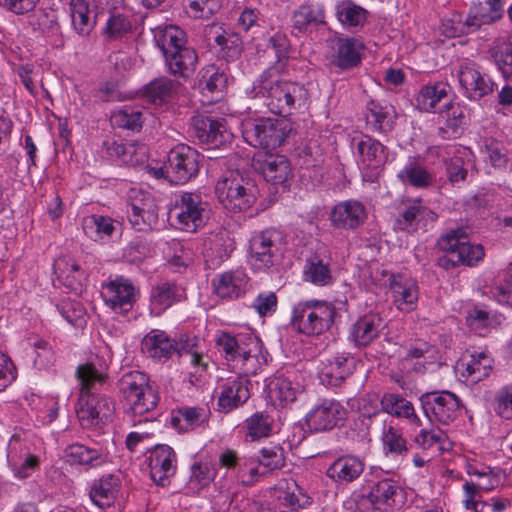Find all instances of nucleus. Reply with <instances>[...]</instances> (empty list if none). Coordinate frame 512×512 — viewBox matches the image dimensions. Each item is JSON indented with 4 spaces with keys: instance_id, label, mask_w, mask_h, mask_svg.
Listing matches in <instances>:
<instances>
[{
    "instance_id": "dca6fc26",
    "label": "nucleus",
    "mask_w": 512,
    "mask_h": 512,
    "mask_svg": "<svg viewBox=\"0 0 512 512\" xmlns=\"http://www.w3.org/2000/svg\"><path fill=\"white\" fill-rule=\"evenodd\" d=\"M437 219V215L420 200L405 205L403 211L398 215L394 228L408 233L417 230H426Z\"/></svg>"
},
{
    "instance_id": "6e6552de",
    "label": "nucleus",
    "mask_w": 512,
    "mask_h": 512,
    "mask_svg": "<svg viewBox=\"0 0 512 512\" xmlns=\"http://www.w3.org/2000/svg\"><path fill=\"white\" fill-rule=\"evenodd\" d=\"M145 353L156 360L164 361L178 352L181 357L186 358L189 363L198 371H205L207 363L203 355L196 350H187L185 346L178 347L163 331L153 330L148 333L142 341Z\"/></svg>"
},
{
    "instance_id": "052dcab7",
    "label": "nucleus",
    "mask_w": 512,
    "mask_h": 512,
    "mask_svg": "<svg viewBox=\"0 0 512 512\" xmlns=\"http://www.w3.org/2000/svg\"><path fill=\"white\" fill-rule=\"evenodd\" d=\"M185 1L188 15L196 19H208L220 8V0Z\"/></svg>"
},
{
    "instance_id": "c85d7f7f",
    "label": "nucleus",
    "mask_w": 512,
    "mask_h": 512,
    "mask_svg": "<svg viewBox=\"0 0 512 512\" xmlns=\"http://www.w3.org/2000/svg\"><path fill=\"white\" fill-rule=\"evenodd\" d=\"M383 327V319L379 315H364L352 324L350 339L357 346H367L378 337Z\"/></svg>"
},
{
    "instance_id": "a19ab883",
    "label": "nucleus",
    "mask_w": 512,
    "mask_h": 512,
    "mask_svg": "<svg viewBox=\"0 0 512 512\" xmlns=\"http://www.w3.org/2000/svg\"><path fill=\"white\" fill-rule=\"evenodd\" d=\"M336 16L346 28L363 27L368 11L351 0H342L336 5Z\"/></svg>"
},
{
    "instance_id": "e2e57ef3",
    "label": "nucleus",
    "mask_w": 512,
    "mask_h": 512,
    "mask_svg": "<svg viewBox=\"0 0 512 512\" xmlns=\"http://www.w3.org/2000/svg\"><path fill=\"white\" fill-rule=\"evenodd\" d=\"M490 53L500 69L512 67V42L498 38L490 48Z\"/></svg>"
},
{
    "instance_id": "20e7f679",
    "label": "nucleus",
    "mask_w": 512,
    "mask_h": 512,
    "mask_svg": "<svg viewBox=\"0 0 512 512\" xmlns=\"http://www.w3.org/2000/svg\"><path fill=\"white\" fill-rule=\"evenodd\" d=\"M336 316L335 306L327 301L308 300L293 307L291 323L300 333L321 335L330 329Z\"/></svg>"
},
{
    "instance_id": "9b49d317",
    "label": "nucleus",
    "mask_w": 512,
    "mask_h": 512,
    "mask_svg": "<svg viewBox=\"0 0 512 512\" xmlns=\"http://www.w3.org/2000/svg\"><path fill=\"white\" fill-rule=\"evenodd\" d=\"M420 402L425 415L443 425L453 422L460 408L458 397L449 391L425 393Z\"/></svg>"
},
{
    "instance_id": "6ab92c4d",
    "label": "nucleus",
    "mask_w": 512,
    "mask_h": 512,
    "mask_svg": "<svg viewBox=\"0 0 512 512\" xmlns=\"http://www.w3.org/2000/svg\"><path fill=\"white\" fill-rule=\"evenodd\" d=\"M149 467L152 480L158 485L165 486L176 470V455L173 449L167 445L156 446L150 454Z\"/></svg>"
},
{
    "instance_id": "f704fd0d",
    "label": "nucleus",
    "mask_w": 512,
    "mask_h": 512,
    "mask_svg": "<svg viewBox=\"0 0 512 512\" xmlns=\"http://www.w3.org/2000/svg\"><path fill=\"white\" fill-rule=\"evenodd\" d=\"M412 443L428 454L448 451L452 447L447 434L438 428L421 429L413 436Z\"/></svg>"
},
{
    "instance_id": "c03bdc74",
    "label": "nucleus",
    "mask_w": 512,
    "mask_h": 512,
    "mask_svg": "<svg viewBox=\"0 0 512 512\" xmlns=\"http://www.w3.org/2000/svg\"><path fill=\"white\" fill-rule=\"evenodd\" d=\"M118 225V221L103 215H91L83 221L84 232L95 239L111 237Z\"/></svg>"
},
{
    "instance_id": "ea45409f",
    "label": "nucleus",
    "mask_w": 512,
    "mask_h": 512,
    "mask_svg": "<svg viewBox=\"0 0 512 512\" xmlns=\"http://www.w3.org/2000/svg\"><path fill=\"white\" fill-rule=\"evenodd\" d=\"M164 57L170 72L182 77H189L195 71L198 59L196 52L186 46Z\"/></svg>"
},
{
    "instance_id": "412c9836",
    "label": "nucleus",
    "mask_w": 512,
    "mask_h": 512,
    "mask_svg": "<svg viewBox=\"0 0 512 512\" xmlns=\"http://www.w3.org/2000/svg\"><path fill=\"white\" fill-rule=\"evenodd\" d=\"M367 218L365 206L356 200L338 203L331 211L330 220L336 228L355 229Z\"/></svg>"
},
{
    "instance_id": "0eeeda50",
    "label": "nucleus",
    "mask_w": 512,
    "mask_h": 512,
    "mask_svg": "<svg viewBox=\"0 0 512 512\" xmlns=\"http://www.w3.org/2000/svg\"><path fill=\"white\" fill-rule=\"evenodd\" d=\"M290 126L284 119H246L242 122L244 140L253 147L274 149L280 146Z\"/></svg>"
},
{
    "instance_id": "4d7b16f0",
    "label": "nucleus",
    "mask_w": 512,
    "mask_h": 512,
    "mask_svg": "<svg viewBox=\"0 0 512 512\" xmlns=\"http://www.w3.org/2000/svg\"><path fill=\"white\" fill-rule=\"evenodd\" d=\"M493 409L504 420H512V383L501 386L494 394Z\"/></svg>"
},
{
    "instance_id": "7c9ffc66",
    "label": "nucleus",
    "mask_w": 512,
    "mask_h": 512,
    "mask_svg": "<svg viewBox=\"0 0 512 512\" xmlns=\"http://www.w3.org/2000/svg\"><path fill=\"white\" fill-rule=\"evenodd\" d=\"M258 163L265 180L273 184H282L291 176V165L284 155L265 154Z\"/></svg>"
},
{
    "instance_id": "473e14b6",
    "label": "nucleus",
    "mask_w": 512,
    "mask_h": 512,
    "mask_svg": "<svg viewBox=\"0 0 512 512\" xmlns=\"http://www.w3.org/2000/svg\"><path fill=\"white\" fill-rule=\"evenodd\" d=\"M364 470L363 461L355 456L346 455L336 459L327 469L326 475L338 483L356 480Z\"/></svg>"
},
{
    "instance_id": "864d4df0",
    "label": "nucleus",
    "mask_w": 512,
    "mask_h": 512,
    "mask_svg": "<svg viewBox=\"0 0 512 512\" xmlns=\"http://www.w3.org/2000/svg\"><path fill=\"white\" fill-rule=\"evenodd\" d=\"M398 486L391 479H383L375 483L370 491V497L378 503V505L384 507L386 510L391 506L394 501Z\"/></svg>"
},
{
    "instance_id": "c756f323",
    "label": "nucleus",
    "mask_w": 512,
    "mask_h": 512,
    "mask_svg": "<svg viewBox=\"0 0 512 512\" xmlns=\"http://www.w3.org/2000/svg\"><path fill=\"white\" fill-rule=\"evenodd\" d=\"M121 487V480L114 474H107L95 480L90 488L92 502L101 507H109L116 500Z\"/></svg>"
},
{
    "instance_id": "b1692460",
    "label": "nucleus",
    "mask_w": 512,
    "mask_h": 512,
    "mask_svg": "<svg viewBox=\"0 0 512 512\" xmlns=\"http://www.w3.org/2000/svg\"><path fill=\"white\" fill-rule=\"evenodd\" d=\"M382 410L399 419L406 421L411 430H417L422 426L420 417L409 400L396 393L383 395L380 401Z\"/></svg>"
},
{
    "instance_id": "de8ad7c7",
    "label": "nucleus",
    "mask_w": 512,
    "mask_h": 512,
    "mask_svg": "<svg viewBox=\"0 0 512 512\" xmlns=\"http://www.w3.org/2000/svg\"><path fill=\"white\" fill-rule=\"evenodd\" d=\"M447 97V86L443 83L423 86L416 96V107L421 111H432L436 105Z\"/></svg>"
},
{
    "instance_id": "1a4fd4ad",
    "label": "nucleus",
    "mask_w": 512,
    "mask_h": 512,
    "mask_svg": "<svg viewBox=\"0 0 512 512\" xmlns=\"http://www.w3.org/2000/svg\"><path fill=\"white\" fill-rule=\"evenodd\" d=\"M170 214L176 219L178 228L187 232H196L208 219L207 204L193 193L178 195Z\"/></svg>"
},
{
    "instance_id": "72a5a7b5",
    "label": "nucleus",
    "mask_w": 512,
    "mask_h": 512,
    "mask_svg": "<svg viewBox=\"0 0 512 512\" xmlns=\"http://www.w3.org/2000/svg\"><path fill=\"white\" fill-rule=\"evenodd\" d=\"M353 359L337 356L332 360L322 362L319 369V379L327 386L339 385L352 372Z\"/></svg>"
},
{
    "instance_id": "cd10ccee",
    "label": "nucleus",
    "mask_w": 512,
    "mask_h": 512,
    "mask_svg": "<svg viewBox=\"0 0 512 512\" xmlns=\"http://www.w3.org/2000/svg\"><path fill=\"white\" fill-rule=\"evenodd\" d=\"M397 177L404 185L417 189L428 188L435 182V176L424 166L419 157H409L397 173Z\"/></svg>"
},
{
    "instance_id": "f257e3e1",
    "label": "nucleus",
    "mask_w": 512,
    "mask_h": 512,
    "mask_svg": "<svg viewBox=\"0 0 512 512\" xmlns=\"http://www.w3.org/2000/svg\"><path fill=\"white\" fill-rule=\"evenodd\" d=\"M216 343L240 374L238 378L228 379L218 388V409L227 413L247 401L249 390L246 377L256 374L266 365L267 356L260 339L252 334L233 336L223 332L217 337Z\"/></svg>"
},
{
    "instance_id": "ddd939ff",
    "label": "nucleus",
    "mask_w": 512,
    "mask_h": 512,
    "mask_svg": "<svg viewBox=\"0 0 512 512\" xmlns=\"http://www.w3.org/2000/svg\"><path fill=\"white\" fill-rule=\"evenodd\" d=\"M463 94L470 100H480L494 90V82L473 62L461 63L457 71Z\"/></svg>"
},
{
    "instance_id": "393cba45",
    "label": "nucleus",
    "mask_w": 512,
    "mask_h": 512,
    "mask_svg": "<svg viewBox=\"0 0 512 512\" xmlns=\"http://www.w3.org/2000/svg\"><path fill=\"white\" fill-rule=\"evenodd\" d=\"M192 127L195 136L200 142L218 146L228 140L224 121L213 119L204 115H197L192 118Z\"/></svg>"
},
{
    "instance_id": "4468645a",
    "label": "nucleus",
    "mask_w": 512,
    "mask_h": 512,
    "mask_svg": "<svg viewBox=\"0 0 512 512\" xmlns=\"http://www.w3.org/2000/svg\"><path fill=\"white\" fill-rule=\"evenodd\" d=\"M138 295L137 288L126 278L118 277L103 286L102 296L108 307L115 313L129 312Z\"/></svg>"
},
{
    "instance_id": "7ed1b4c3",
    "label": "nucleus",
    "mask_w": 512,
    "mask_h": 512,
    "mask_svg": "<svg viewBox=\"0 0 512 512\" xmlns=\"http://www.w3.org/2000/svg\"><path fill=\"white\" fill-rule=\"evenodd\" d=\"M215 192L223 207L233 212L249 209L257 197L254 182L238 170L223 175L216 184Z\"/></svg>"
},
{
    "instance_id": "f03ea898",
    "label": "nucleus",
    "mask_w": 512,
    "mask_h": 512,
    "mask_svg": "<svg viewBox=\"0 0 512 512\" xmlns=\"http://www.w3.org/2000/svg\"><path fill=\"white\" fill-rule=\"evenodd\" d=\"M247 93L256 101V110L267 108L279 115L290 114L293 109L304 106L307 98V91L303 86L278 80L268 73H263Z\"/></svg>"
},
{
    "instance_id": "0e129e2a",
    "label": "nucleus",
    "mask_w": 512,
    "mask_h": 512,
    "mask_svg": "<svg viewBox=\"0 0 512 512\" xmlns=\"http://www.w3.org/2000/svg\"><path fill=\"white\" fill-rule=\"evenodd\" d=\"M215 470L208 463H196L192 466L190 485L197 489L207 486L215 478Z\"/></svg>"
},
{
    "instance_id": "5701e85b",
    "label": "nucleus",
    "mask_w": 512,
    "mask_h": 512,
    "mask_svg": "<svg viewBox=\"0 0 512 512\" xmlns=\"http://www.w3.org/2000/svg\"><path fill=\"white\" fill-rule=\"evenodd\" d=\"M69 13L74 32L80 37H88L94 30L97 13L92 0H70Z\"/></svg>"
},
{
    "instance_id": "2f4dec72",
    "label": "nucleus",
    "mask_w": 512,
    "mask_h": 512,
    "mask_svg": "<svg viewBox=\"0 0 512 512\" xmlns=\"http://www.w3.org/2000/svg\"><path fill=\"white\" fill-rule=\"evenodd\" d=\"M80 394H90L102 386L106 379V365L93 361L80 364L75 372Z\"/></svg>"
},
{
    "instance_id": "58836bf2",
    "label": "nucleus",
    "mask_w": 512,
    "mask_h": 512,
    "mask_svg": "<svg viewBox=\"0 0 512 512\" xmlns=\"http://www.w3.org/2000/svg\"><path fill=\"white\" fill-rule=\"evenodd\" d=\"M182 296L181 289L173 283L162 282L153 287L150 295L152 313L160 315L167 308L178 302Z\"/></svg>"
},
{
    "instance_id": "a211bd4d",
    "label": "nucleus",
    "mask_w": 512,
    "mask_h": 512,
    "mask_svg": "<svg viewBox=\"0 0 512 512\" xmlns=\"http://www.w3.org/2000/svg\"><path fill=\"white\" fill-rule=\"evenodd\" d=\"M343 416V407L338 402L325 400L307 413L306 423L310 430L322 432L335 427Z\"/></svg>"
},
{
    "instance_id": "2eb2a0df",
    "label": "nucleus",
    "mask_w": 512,
    "mask_h": 512,
    "mask_svg": "<svg viewBox=\"0 0 512 512\" xmlns=\"http://www.w3.org/2000/svg\"><path fill=\"white\" fill-rule=\"evenodd\" d=\"M440 248L446 251L453 263H463L473 266L484 257V249L479 244H470L462 240L458 232L452 231L442 237L439 242Z\"/></svg>"
},
{
    "instance_id": "5fc2aeb1",
    "label": "nucleus",
    "mask_w": 512,
    "mask_h": 512,
    "mask_svg": "<svg viewBox=\"0 0 512 512\" xmlns=\"http://www.w3.org/2000/svg\"><path fill=\"white\" fill-rule=\"evenodd\" d=\"M495 488V479L490 477L488 483H474L473 481H466L463 484V505L467 510H475L479 504V498L482 491L489 492Z\"/></svg>"
},
{
    "instance_id": "f3484780",
    "label": "nucleus",
    "mask_w": 512,
    "mask_h": 512,
    "mask_svg": "<svg viewBox=\"0 0 512 512\" xmlns=\"http://www.w3.org/2000/svg\"><path fill=\"white\" fill-rule=\"evenodd\" d=\"M389 288L396 308L401 312H411L416 309L419 289L416 281L405 275H392Z\"/></svg>"
},
{
    "instance_id": "338daca9",
    "label": "nucleus",
    "mask_w": 512,
    "mask_h": 512,
    "mask_svg": "<svg viewBox=\"0 0 512 512\" xmlns=\"http://www.w3.org/2000/svg\"><path fill=\"white\" fill-rule=\"evenodd\" d=\"M259 464L269 470L279 469L284 466L283 449L277 445L264 447L260 451Z\"/></svg>"
},
{
    "instance_id": "9d476101",
    "label": "nucleus",
    "mask_w": 512,
    "mask_h": 512,
    "mask_svg": "<svg viewBox=\"0 0 512 512\" xmlns=\"http://www.w3.org/2000/svg\"><path fill=\"white\" fill-rule=\"evenodd\" d=\"M282 240L281 232L274 229H267L253 235L249 244L252 266L262 270L275 265L281 256Z\"/></svg>"
},
{
    "instance_id": "6e6d98bb",
    "label": "nucleus",
    "mask_w": 512,
    "mask_h": 512,
    "mask_svg": "<svg viewBox=\"0 0 512 512\" xmlns=\"http://www.w3.org/2000/svg\"><path fill=\"white\" fill-rule=\"evenodd\" d=\"M209 411L204 408L184 407L179 410V426L186 431L193 430L207 422Z\"/></svg>"
},
{
    "instance_id": "bb28decb",
    "label": "nucleus",
    "mask_w": 512,
    "mask_h": 512,
    "mask_svg": "<svg viewBox=\"0 0 512 512\" xmlns=\"http://www.w3.org/2000/svg\"><path fill=\"white\" fill-rule=\"evenodd\" d=\"M302 387L288 377L281 375L268 379L266 383L267 398L273 406H286L293 403Z\"/></svg>"
},
{
    "instance_id": "f8f14e48",
    "label": "nucleus",
    "mask_w": 512,
    "mask_h": 512,
    "mask_svg": "<svg viewBox=\"0 0 512 512\" xmlns=\"http://www.w3.org/2000/svg\"><path fill=\"white\" fill-rule=\"evenodd\" d=\"M114 409L109 397L90 393L80 394L76 411L82 426L91 427L109 421Z\"/></svg>"
},
{
    "instance_id": "09e8293b",
    "label": "nucleus",
    "mask_w": 512,
    "mask_h": 512,
    "mask_svg": "<svg viewBox=\"0 0 512 512\" xmlns=\"http://www.w3.org/2000/svg\"><path fill=\"white\" fill-rule=\"evenodd\" d=\"M381 441L385 455H404L409 451L402 432L391 425L384 426Z\"/></svg>"
},
{
    "instance_id": "a18cd8bd",
    "label": "nucleus",
    "mask_w": 512,
    "mask_h": 512,
    "mask_svg": "<svg viewBox=\"0 0 512 512\" xmlns=\"http://www.w3.org/2000/svg\"><path fill=\"white\" fill-rule=\"evenodd\" d=\"M492 362V358L485 352L473 354L468 361L461 364L464 368L462 375L470 378L471 382H479L489 376Z\"/></svg>"
},
{
    "instance_id": "69168bd1",
    "label": "nucleus",
    "mask_w": 512,
    "mask_h": 512,
    "mask_svg": "<svg viewBox=\"0 0 512 512\" xmlns=\"http://www.w3.org/2000/svg\"><path fill=\"white\" fill-rule=\"evenodd\" d=\"M132 27L129 18L122 13H113L107 20L105 34L110 38H119L130 31Z\"/></svg>"
},
{
    "instance_id": "bf43d9fd",
    "label": "nucleus",
    "mask_w": 512,
    "mask_h": 512,
    "mask_svg": "<svg viewBox=\"0 0 512 512\" xmlns=\"http://www.w3.org/2000/svg\"><path fill=\"white\" fill-rule=\"evenodd\" d=\"M481 151L486 155L485 159L493 167L501 169L506 167L508 157L503 145L492 138H485Z\"/></svg>"
},
{
    "instance_id": "aec40b11",
    "label": "nucleus",
    "mask_w": 512,
    "mask_h": 512,
    "mask_svg": "<svg viewBox=\"0 0 512 512\" xmlns=\"http://www.w3.org/2000/svg\"><path fill=\"white\" fill-rule=\"evenodd\" d=\"M212 286L219 297L234 299L248 290L249 278L242 269L226 271L214 277Z\"/></svg>"
},
{
    "instance_id": "a878e982",
    "label": "nucleus",
    "mask_w": 512,
    "mask_h": 512,
    "mask_svg": "<svg viewBox=\"0 0 512 512\" xmlns=\"http://www.w3.org/2000/svg\"><path fill=\"white\" fill-rule=\"evenodd\" d=\"M299 489L295 483L279 484L274 490V498L257 507L255 512H294L300 507Z\"/></svg>"
},
{
    "instance_id": "4c0bfd02",
    "label": "nucleus",
    "mask_w": 512,
    "mask_h": 512,
    "mask_svg": "<svg viewBox=\"0 0 512 512\" xmlns=\"http://www.w3.org/2000/svg\"><path fill=\"white\" fill-rule=\"evenodd\" d=\"M154 40L164 56L185 46V33L175 25H160L153 29Z\"/></svg>"
},
{
    "instance_id": "e433bc0d",
    "label": "nucleus",
    "mask_w": 512,
    "mask_h": 512,
    "mask_svg": "<svg viewBox=\"0 0 512 512\" xmlns=\"http://www.w3.org/2000/svg\"><path fill=\"white\" fill-rule=\"evenodd\" d=\"M335 49V64L341 69H348L360 63L364 45L357 38H339L335 42Z\"/></svg>"
},
{
    "instance_id": "37998d69",
    "label": "nucleus",
    "mask_w": 512,
    "mask_h": 512,
    "mask_svg": "<svg viewBox=\"0 0 512 512\" xmlns=\"http://www.w3.org/2000/svg\"><path fill=\"white\" fill-rule=\"evenodd\" d=\"M366 120L375 130L390 129L396 112L393 106L371 100L367 105Z\"/></svg>"
},
{
    "instance_id": "8fccbe9b",
    "label": "nucleus",
    "mask_w": 512,
    "mask_h": 512,
    "mask_svg": "<svg viewBox=\"0 0 512 512\" xmlns=\"http://www.w3.org/2000/svg\"><path fill=\"white\" fill-rule=\"evenodd\" d=\"M304 278L318 286H325L332 282V275L327 263L317 256L310 258L304 268Z\"/></svg>"
},
{
    "instance_id": "39448f33",
    "label": "nucleus",
    "mask_w": 512,
    "mask_h": 512,
    "mask_svg": "<svg viewBox=\"0 0 512 512\" xmlns=\"http://www.w3.org/2000/svg\"><path fill=\"white\" fill-rule=\"evenodd\" d=\"M119 389L128 411L133 415H143L153 410L159 401L156 390L151 386L146 374L131 371L119 381Z\"/></svg>"
},
{
    "instance_id": "4be33fe9",
    "label": "nucleus",
    "mask_w": 512,
    "mask_h": 512,
    "mask_svg": "<svg viewBox=\"0 0 512 512\" xmlns=\"http://www.w3.org/2000/svg\"><path fill=\"white\" fill-rule=\"evenodd\" d=\"M128 219L134 229L147 231L158 222V208L148 194H142L140 199H134L128 211Z\"/></svg>"
},
{
    "instance_id": "c9c22d12",
    "label": "nucleus",
    "mask_w": 512,
    "mask_h": 512,
    "mask_svg": "<svg viewBox=\"0 0 512 512\" xmlns=\"http://www.w3.org/2000/svg\"><path fill=\"white\" fill-rule=\"evenodd\" d=\"M359 162L364 169L378 170L386 160L383 145L371 137H363L357 144Z\"/></svg>"
},
{
    "instance_id": "423d86ee",
    "label": "nucleus",
    "mask_w": 512,
    "mask_h": 512,
    "mask_svg": "<svg viewBox=\"0 0 512 512\" xmlns=\"http://www.w3.org/2000/svg\"><path fill=\"white\" fill-rule=\"evenodd\" d=\"M199 154L187 145H177L170 150L167 163L160 167H148L157 179H167L172 184H184L198 173Z\"/></svg>"
},
{
    "instance_id": "603ef678",
    "label": "nucleus",
    "mask_w": 512,
    "mask_h": 512,
    "mask_svg": "<svg viewBox=\"0 0 512 512\" xmlns=\"http://www.w3.org/2000/svg\"><path fill=\"white\" fill-rule=\"evenodd\" d=\"M66 458L71 464L97 465L102 462V453L82 444H73L66 449Z\"/></svg>"
},
{
    "instance_id": "774afa93",
    "label": "nucleus",
    "mask_w": 512,
    "mask_h": 512,
    "mask_svg": "<svg viewBox=\"0 0 512 512\" xmlns=\"http://www.w3.org/2000/svg\"><path fill=\"white\" fill-rule=\"evenodd\" d=\"M248 435L252 440L269 435L270 421L268 416L256 413L247 419Z\"/></svg>"
},
{
    "instance_id": "13d9d810",
    "label": "nucleus",
    "mask_w": 512,
    "mask_h": 512,
    "mask_svg": "<svg viewBox=\"0 0 512 512\" xmlns=\"http://www.w3.org/2000/svg\"><path fill=\"white\" fill-rule=\"evenodd\" d=\"M111 121L114 125L121 128L139 130L142 126L143 115L138 109L124 107L112 114Z\"/></svg>"
},
{
    "instance_id": "680f3d73",
    "label": "nucleus",
    "mask_w": 512,
    "mask_h": 512,
    "mask_svg": "<svg viewBox=\"0 0 512 512\" xmlns=\"http://www.w3.org/2000/svg\"><path fill=\"white\" fill-rule=\"evenodd\" d=\"M226 83V76L214 66H209L202 72L200 86L203 90H207L210 93L222 92Z\"/></svg>"
},
{
    "instance_id": "79ce46f5",
    "label": "nucleus",
    "mask_w": 512,
    "mask_h": 512,
    "mask_svg": "<svg viewBox=\"0 0 512 512\" xmlns=\"http://www.w3.org/2000/svg\"><path fill=\"white\" fill-rule=\"evenodd\" d=\"M292 21L295 29L305 32L325 23V11L321 5H302L294 12Z\"/></svg>"
},
{
    "instance_id": "3c124183",
    "label": "nucleus",
    "mask_w": 512,
    "mask_h": 512,
    "mask_svg": "<svg viewBox=\"0 0 512 512\" xmlns=\"http://www.w3.org/2000/svg\"><path fill=\"white\" fill-rule=\"evenodd\" d=\"M235 248L233 239L226 232L216 235L211 240V246L207 250L206 258L212 262V265H219L227 259Z\"/></svg>"
},
{
    "instance_id": "49530a36",
    "label": "nucleus",
    "mask_w": 512,
    "mask_h": 512,
    "mask_svg": "<svg viewBox=\"0 0 512 512\" xmlns=\"http://www.w3.org/2000/svg\"><path fill=\"white\" fill-rule=\"evenodd\" d=\"M472 153L468 149H458L446 164L449 180L457 183L465 180L468 171L472 168Z\"/></svg>"
}]
</instances>
